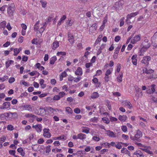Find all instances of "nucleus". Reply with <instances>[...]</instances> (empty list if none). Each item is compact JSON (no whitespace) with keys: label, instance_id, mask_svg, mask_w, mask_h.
Returning a JSON list of instances; mask_svg holds the SVG:
<instances>
[{"label":"nucleus","instance_id":"obj_1","mask_svg":"<svg viewBox=\"0 0 157 157\" xmlns=\"http://www.w3.org/2000/svg\"><path fill=\"white\" fill-rule=\"evenodd\" d=\"M18 114L16 113H5L1 114L0 116V117L2 120L8 119V117L11 118L13 117V118H15L18 117Z\"/></svg>","mask_w":157,"mask_h":157},{"label":"nucleus","instance_id":"obj_2","mask_svg":"<svg viewBox=\"0 0 157 157\" xmlns=\"http://www.w3.org/2000/svg\"><path fill=\"white\" fill-rule=\"evenodd\" d=\"M142 136V133L139 129H138L136 131V133L135 135L134 136H131L130 138L134 141H139V139Z\"/></svg>","mask_w":157,"mask_h":157},{"label":"nucleus","instance_id":"obj_3","mask_svg":"<svg viewBox=\"0 0 157 157\" xmlns=\"http://www.w3.org/2000/svg\"><path fill=\"white\" fill-rule=\"evenodd\" d=\"M142 49H144L145 50L151 46L150 43L149 42V40L146 37L144 38V41L142 43Z\"/></svg>","mask_w":157,"mask_h":157},{"label":"nucleus","instance_id":"obj_4","mask_svg":"<svg viewBox=\"0 0 157 157\" xmlns=\"http://www.w3.org/2000/svg\"><path fill=\"white\" fill-rule=\"evenodd\" d=\"M15 8V5L13 4H12L8 6L7 13L9 16H12L13 15Z\"/></svg>","mask_w":157,"mask_h":157},{"label":"nucleus","instance_id":"obj_5","mask_svg":"<svg viewBox=\"0 0 157 157\" xmlns=\"http://www.w3.org/2000/svg\"><path fill=\"white\" fill-rule=\"evenodd\" d=\"M152 45L155 48L157 47V32L151 37Z\"/></svg>","mask_w":157,"mask_h":157},{"label":"nucleus","instance_id":"obj_6","mask_svg":"<svg viewBox=\"0 0 157 157\" xmlns=\"http://www.w3.org/2000/svg\"><path fill=\"white\" fill-rule=\"evenodd\" d=\"M151 57L149 56H146L144 57L141 60V63L146 65V67H148L149 64V61L151 60Z\"/></svg>","mask_w":157,"mask_h":157},{"label":"nucleus","instance_id":"obj_7","mask_svg":"<svg viewBox=\"0 0 157 157\" xmlns=\"http://www.w3.org/2000/svg\"><path fill=\"white\" fill-rule=\"evenodd\" d=\"M141 39V35L140 34L136 35L131 40V43L134 44L140 41Z\"/></svg>","mask_w":157,"mask_h":157},{"label":"nucleus","instance_id":"obj_8","mask_svg":"<svg viewBox=\"0 0 157 157\" xmlns=\"http://www.w3.org/2000/svg\"><path fill=\"white\" fill-rule=\"evenodd\" d=\"M39 111H40V112L39 113H38L37 114L42 116H44L46 115H49V114H48L47 113V111L46 110V107H40L39 108Z\"/></svg>","mask_w":157,"mask_h":157},{"label":"nucleus","instance_id":"obj_9","mask_svg":"<svg viewBox=\"0 0 157 157\" xmlns=\"http://www.w3.org/2000/svg\"><path fill=\"white\" fill-rule=\"evenodd\" d=\"M46 110L47 111V113L48 114H49V115H50L49 112L53 114H55L56 113V112L59 111H60L61 112V110H59L57 109H53L50 106L46 107Z\"/></svg>","mask_w":157,"mask_h":157},{"label":"nucleus","instance_id":"obj_10","mask_svg":"<svg viewBox=\"0 0 157 157\" xmlns=\"http://www.w3.org/2000/svg\"><path fill=\"white\" fill-rule=\"evenodd\" d=\"M68 40L71 44H73L75 41V36L70 32L67 33Z\"/></svg>","mask_w":157,"mask_h":157},{"label":"nucleus","instance_id":"obj_11","mask_svg":"<svg viewBox=\"0 0 157 157\" xmlns=\"http://www.w3.org/2000/svg\"><path fill=\"white\" fill-rule=\"evenodd\" d=\"M97 24L95 23L92 25L89 28V33L90 34H92L94 32V31L96 30L97 29Z\"/></svg>","mask_w":157,"mask_h":157},{"label":"nucleus","instance_id":"obj_12","mask_svg":"<svg viewBox=\"0 0 157 157\" xmlns=\"http://www.w3.org/2000/svg\"><path fill=\"white\" fill-rule=\"evenodd\" d=\"M151 147L150 146H146L144 147V148H140V149H141L143 151H144L148 154L150 155H153V152L151 151L150 149H151Z\"/></svg>","mask_w":157,"mask_h":157},{"label":"nucleus","instance_id":"obj_13","mask_svg":"<svg viewBox=\"0 0 157 157\" xmlns=\"http://www.w3.org/2000/svg\"><path fill=\"white\" fill-rule=\"evenodd\" d=\"M43 136L44 137L49 138L51 136V134L49 132V130L48 128H44L43 130Z\"/></svg>","mask_w":157,"mask_h":157},{"label":"nucleus","instance_id":"obj_14","mask_svg":"<svg viewBox=\"0 0 157 157\" xmlns=\"http://www.w3.org/2000/svg\"><path fill=\"white\" fill-rule=\"evenodd\" d=\"M135 96L136 99H138L139 96L143 95V93L141 89L140 88L138 90H136L135 92Z\"/></svg>","mask_w":157,"mask_h":157},{"label":"nucleus","instance_id":"obj_15","mask_svg":"<svg viewBox=\"0 0 157 157\" xmlns=\"http://www.w3.org/2000/svg\"><path fill=\"white\" fill-rule=\"evenodd\" d=\"M25 110H28L29 112H32L34 110V107L30 105H25L24 106Z\"/></svg>","mask_w":157,"mask_h":157},{"label":"nucleus","instance_id":"obj_16","mask_svg":"<svg viewBox=\"0 0 157 157\" xmlns=\"http://www.w3.org/2000/svg\"><path fill=\"white\" fill-rule=\"evenodd\" d=\"M10 103L9 102H4L2 106L0 107L1 109H8L10 108Z\"/></svg>","mask_w":157,"mask_h":157},{"label":"nucleus","instance_id":"obj_17","mask_svg":"<svg viewBox=\"0 0 157 157\" xmlns=\"http://www.w3.org/2000/svg\"><path fill=\"white\" fill-rule=\"evenodd\" d=\"M33 128H34L36 131L38 132H41L42 129V126L41 124H38L36 125H33L32 126Z\"/></svg>","mask_w":157,"mask_h":157},{"label":"nucleus","instance_id":"obj_18","mask_svg":"<svg viewBox=\"0 0 157 157\" xmlns=\"http://www.w3.org/2000/svg\"><path fill=\"white\" fill-rule=\"evenodd\" d=\"M106 134L110 137L115 138L116 137L115 134L113 131L108 130L106 131Z\"/></svg>","mask_w":157,"mask_h":157},{"label":"nucleus","instance_id":"obj_19","mask_svg":"<svg viewBox=\"0 0 157 157\" xmlns=\"http://www.w3.org/2000/svg\"><path fill=\"white\" fill-rule=\"evenodd\" d=\"M133 154L136 155L137 157H144V155L143 152L140 150H138L135 152Z\"/></svg>","mask_w":157,"mask_h":157},{"label":"nucleus","instance_id":"obj_20","mask_svg":"<svg viewBox=\"0 0 157 157\" xmlns=\"http://www.w3.org/2000/svg\"><path fill=\"white\" fill-rule=\"evenodd\" d=\"M138 14V12L132 13L128 14L127 16L126 21H127L129 19L131 18L132 17H134Z\"/></svg>","mask_w":157,"mask_h":157},{"label":"nucleus","instance_id":"obj_21","mask_svg":"<svg viewBox=\"0 0 157 157\" xmlns=\"http://www.w3.org/2000/svg\"><path fill=\"white\" fill-rule=\"evenodd\" d=\"M59 42L57 40L54 42L52 44V49L55 50L59 46Z\"/></svg>","mask_w":157,"mask_h":157},{"label":"nucleus","instance_id":"obj_22","mask_svg":"<svg viewBox=\"0 0 157 157\" xmlns=\"http://www.w3.org/2000/svg\"><path fill=\"white\" fill-rule=\"evenodd\" d=\"M75 74L77 75H81L82 74V69L80 67H78L75 71Z\"/></svg>","mask_w":157,"mask_h":157},{"label":"nucleus","instance_id":"obj_23","mask_svg":"<svg viewBox=\"0 0 157 157\" xmlns=\"http://www.w3.org/2000/svg\"><path fill=\"white\" fill-rule=\"evenodd\" d=\"M46 24L47 22H44L42 23V24L41 25H42V26L39 29V30L40 33H42L43 32L46 28Z\"/></svg>","mask_w":157,"mask_h":157},{"label":"nucleus","instance_id":"obj_24","mask_svg":"<svg viewBox=\"0 0 157 157\" xmlns=\"http://www.w3.org/2000/svg\"><path fill=\"white\" fill-rule=\"evenodd\" d=\"M121 152L122 153L128 155L129 156H130V154L129 151L126 148H122L121 150Z\"/></svg>","mask_w":157,"mask_h":157},{"label":"nucleus","instance_id":"obj_25","mask_svg":"<svg viewBox=\"0 0 157 157\" xmlns=\"http://www.w3.org/2000/svg\"><path fill=\"white\" fill-rule=\"evenodd\" d=\"M86 135L83 133H80L78 134V139L81 140H85L86 138Z\"/></svg>","mask_w":157,"mask_h":157},{"label":"nucleus","instance_id":"obj_26","mask_svg":"<svg viewBox=\"0 0 157 157\" xmlns=\"http://www.w3.org/2000/svg\"><path fill=\"white\" fill-rule=\"evenodd\" d=\"M132 62L133 64L135 65L137 64V55H133L131 58Z\"/></svg>","mask_w":157,"mask_h":157},{"label":"nucleus","instance_id":"obj_27","mask_svg":"<svg viewBox=\"0 0 157 157\" xmlns=\"http://www.w3.org/2000/svg\"><path fill=\"white\" fill-rule=\"evenodd\" d=\"M143 71L147 74H151L154 72V70L151 69H148L147 68H145L144 70Z\"/></svg>","mask_w":157,"mask_h":157},{"label":"nucleus","instance_id":"obj_28","mask_svg":"<svg viewBox=\"0 0 157 157\" xmlns=\"http://www.w3.org/2000/svg\"><path fill=\"white\" fill-rule=\"evenodd\" d=\"M127 119V117L126 116L120 115L119 116L118 119L121 122H124Z\"/></svg>","mask_w":157,"mask_h":157},{"label":"nucleus","instance_id":"obj_29","mask_svg":"<svg viewBox=\"0 0 157 157\" xmlns=\"http://www.w3.org/2000/svg\"><path fill=\"white\" fill-rule=\"evenodd\" d=\"M21 50V48H19V49L15 48L14 49L13 52L14 53L13 55L14 56H17L19 52Z\"/></svg>","mask_w":157,"mask_h":157},{"label":"nucleus","instance_id":"obj_30","mask_svg":"<svg viewBox=\"0 0 157 157\" xmlns=\"http://www.w3.org/2000/svg\"><path fill=\"white\" fill-rule=\"evenodd\" d=\"M40 24V21H38L34 25V30L35 31H38V29L39 28V24Z\"/></svg>","mask_w":157,"mask_h":157},{"label":"nucleus","instance_id":"obj_31","mask_svg":"<svg viewBox=\"0 0 157 157\" xmlns=\"http://www.w3.org/2000/svg\"><path fill=\"white\" fill-rule=\"evenodd\" d=\"M90 128L87 127H83L82 129V132L86 134H88L89 132Z\"/></svg>","mask_w":157,"mask_h":157},{"label":"nucleus","instance_id":"obj_32","mask_svg":"<svg viewBox=\"0 0 157 157\" xmlns=\"http://www.w3.org/2000/svg\"><path fill=\"white\" fill-rule=\"evenodd\" d=\"M152 99L155 102H157V93H155L152 95Z\"/></svg>","mask_w":157,"mask_h":157},{"label":"nucleus","instance_id":"obj_33","mask_svg":"<svg viewBox=\"0 0 157 157\" xmlns=\"http://www.w3.org/2000/svg\"><path fill=\"white\" fill-rule=\"evenodd\" d=\"M57 58L56 56H54L51 58L50 63L51 64H53L55 62Z\"/></svg>","mask_w":157,"mask_h":157},{"label":"nucleus","instance_id":"obj_34","mask_svg":"<svg viewBox=\"0 0 157 157\" xmlns=\"http://www.w3.org/2000/svg\"><path fill=\"white\" fill-rule=\"evenodd\" d=\"M66 138H65V136L63 135L60 136L58 137H55L54 140H66Z\"/></svg>","mask_w":157,"mask_h":157},{"label":"nucleus","instance_id":"obj_35","mask_svg":"<svg viewBox=\"0 0 157 157\" xmlns=\"http://www.w3.org/2000/svg\"><path fill=\"white\" fill-rule=\"evenodd\" d=\"M25 116L26 118L32 117L34 119H36V115H33L32 113H29L26 114Z\"/></svg>","mask_w":157,"mask_h":157},{"label":"nucleus","instance_id":"obj_36","mask_svg":"<svg viewBox=\"0 0 157 157\" xmlns=\"http://www.w3.org/2000/svg\"><path fill=\"white\" fill-rule=\"evenodd\" d=\"M123 76V73H121L119 75V76L117 77V81L118 82H120L122 81Z\"/></svg>","mask_w":157,"mask_h":157},{"label":"nucleus","instance_id":"obj_37","mask_svg":"<svg viewBox=\"0 0 157 157\" xmlns=\"http://www.w3.org/2000/svg\"><path fill=\"white\" fill-rule=\"evenodd\" d=\"M99 96L98 93L97 92H94L91 96L92 98H95L98 97Z\"/></svg>","mask_w":157,"mask_h":157},{"label":"nucleus","instance_id":"obj_38","mask_svg":"<svg viewBox=\"0 0 157 157\" xmlns=\"http://www.w3.org/2000/svg\"><path fill=\"white\" fill-rule=\"evenodd\" d=\"M14 61L12 60H8L6 61V67L8 68L10 66V65L12 63H13Z\"/></svg>","mask_w":157,"mask_h":157},{"label":"nucleus","instance_id":"obj_39","mask_svg":"<svg viewBox=\"0 0 157 157\" xmlns=\"http://www.w3.org/2000/svg\"><path fill=\"white\" fill-rule=\"evenodd\" d=\"M6 22L5 21H3L0 23V28L4 29L6 26Z\"/></svg>","mask_w":157,"mask_h":157},{"label":"nucleus","instance_id":"obj_40","mask_svg":"<svg viewBox=\"0 0 157 157\" xmlns=\"http://www.w3.org/2000/svg\"><path fill=\"white\" fill-rule=\"evenodd\" d=\"M98 117H94L90 119V121L93 122H97L98 121Z\"/></svg>","mask_w":157,"mask_h":157},{"label":"nucleus","instance_id":"obj_41","mask_svg":"<svg viewBox=\"0 0 157 157\" xmlns=\"http://www.w3.org/2000/svg\"><path fill=\"white\" fill-rule=\"evenodd\" d=\"M66 111L69 114H71L73 112L72 109L69 107L66 108Z\"/></svg>","mask_w":157,"mask_h":157},{"label":"nucleus","instance_id":"obj_42","mask_svg":"<svg viewBox=\"0 0 157 157\" xmlns=\"http://www.w3.org/2000/svg\"><path fill=\"white\" fill-rule=\"evenodd\" d=\"M92 140L96 142L99 141L100 140V138L96 136H94L93 137H92Z\"/></svg>","mask_w":157,"mask_h":157},{"label":"nucleus","instance_id":"obj_43","mask_svg":"<svg viewBox=\"0 0 157 157\" xmlns=\"http://www.w3.org/2000/svg\"><path fill=\"white\" fill-rule=\"evenodd\" d=\"M9 77L8 76H4L3 77H0V80H1L2 82H4L5 80L8 79Z\"/></svg>","mask_w":157,"mask_h":157},{"label":"nucleus","instance_id":"obj_44","mask_svg":"<svg viewBox=\"0 0 157 157\" xmlns=\"http://www.w3.org/2000/svg\"><path fill=\"white\" fill-rule=\"evenodd\" d=\"M102 120L106 124H108L109 123V120L108 118L106 117L103 118L102 119Z\"/></svg>","mask_w":157,"mask_h":157},{"label":"nucleus","instance_id":"obj_45","mask_svg":"<svg viewBox=\"0 0 157 157\" xmlns=\"http://www.w3.org/2000/svg\"><path fill=\"white\" fill-rule=\"evenodd\" d=\"M68 21H69L68 22V25L69 26H72L74 22V21L71 18L69 19L68 20Z\"/></svg>","mask_w":157,"mask_h":157},{"label":"nucleus","instance_id":"obj_46","mask_svg":"<svg viewBox=\"0 0 157 157\" xmlns=\"http://www.w3.org/2000/svg\"><path fill=\"white\" fill-rule=\"evenodd\" d=\"M121 129L124 132H126L128 131L127 127L125 125H123L121 126Z\"/></svg>","mask_w":157,"mask_h":157},{"label":"nucleus","instance_id":"obj_47","mask_svg":"<svg viewBox=\"0 0 157 157\" xmlns=\"http://www.w3.org/2000/svg\"><path fill=\"white\" fill-rule=\"evenodd\" d=\"M66 55V53L65 52H58L57 53L56 55L57 56H59L61 55L62 56H65Z\"/></svg>","mask_w":157,"mask_h":157},{"label":"nucleus","instance_id":"obj_48","mask_svg":"<svg viewBox=\"0 0 157 157\" xmlns=\"http://www.w3.org/2000/svg\"><path fill=\"white\" fill-rule=\"evenodd\" d=\"M82 78L80 76H78L77 78H74V82H78L80 79H81Z\"/></svg>","mask_w":157,"mask_h":157},{"label":"nucleus","instance_id":"obj_49","mask_svg":"<svg viewBox=\"0 0 157 157\" xmlns=\"http://www.w3.org/2000/svg\"><path fill=\"white\" fill-rule=\"evenodd\" d=\"M129 102V101L127 100H125L122 101V104L123 106H126L128 105Z\"/></svg>","mask_w":157,"mask_h":157},{"label":"nucleus","instance_id":"obj_50","mask_svg":"<svg viewBox=\"0 0 157 157\" xmlns=\"http://www.w3.org/2000/svg\"><path fill=\"white\" fill-rule=\"evenodd\" d=\"M101 144V145L102 146H104L105 147H107V146L109 148L110 147V144L109 143H108L106 142L105 143L102 144Z\"/></svg>","mask_w":157,"mask_h":157},{"label":"nucleus","instance_id":"obj_51","mask_svg":"<svg viewBox=\"0 0 157 157\" xmlns=\"http://www.w3.org/2000/svg\"><path fill=\"white\" fill-rule=\"evenodd\" d=\"M7 128L8 130L10 131L13 130L14 129L13 127L10 124L8 125Z\"/></svg>","mask_w":157,"mask_h":157},{"label":"nucleus","instance_id":"obj_52","mask_svg":"<svg viewBox=\"0 0 157 157\" xmlns=\"http://www.w3.org/2000/svg\"><path fill=\"white\" fill-rule=\"evenodd\" d=\"M50 146H48L47 147L46 150V153L48 154L51 151Z\"/></svg>","mask_w":157,"mask_h":157},{"label":"nucleus","instance_id":"obj_53","mask_svg":"<svg viewBox=\"0 0 157 157\" xmlns=\"http://www.w3.org/2000/svg\"><path fill=\"white\" fill-rule=\"evenodd\" d=\"M66 17L65 15H63V17L60 19V24L62 23L64 20L66 19Z\"/></svg>","mask_w":157,"mask_h":157},{"label":"nucleus","instance_id":"obj_54","mask_svg":"<svg viewBox=\"0 0 157 157\" xmlns=\"http://www.w3.org/2000/svg\"><path fill=\"white\" fill-rule=\"evenodd\" d=\"M15 81V79L13 77H10L8 81V82L9 83H11L13 82H14Z\"/></svg>","mask_w":157,"mask_h":157},{"label":"nucleus","instance_id":"obj_55","mask_svg":"<svg viewBox=\"0 0 157 157\" xmlns=\"http://www.w3.org/2000/svg\"><path fill=\"white\" fill-rule=\"evenodd\" d=\"M74 112L77 114H78L80 113V110L78 108H77L74 109Z\"/></svg>","mask_w":157,"mask_h":157},{"label":"nucleus","instance_id":"obj_56","mask_svg":"<svg viewBox=\"0 0 157 157\" xmlns=\"http://www.w3.org/2000/svg\"><path fill=\"white\" fill-rule=\"evenodd\" d=\"M60 98L59 95H56L54 96L53 100L55 101H58L60 99Z\"/></svg>","mask_w":157,"mask_h":157},{"label":"nucleus","instance_id":"obj_57","mask_svg":"<svg viewBox=\"0 0 157 157\" xmlns=\"http://www.w3.org/2000/svg\"><path fill=\"white\" fill-rule=\"evenodd\" d=\"M65 94V93L63 91L60 92L59 93V96L60 98L63 97Z\"/></svg>","mask_w":157,"mask_h":157},{"label":"nucleus","instance_id":"obj_58","mask_svg":"<svg viewBox=\"0 0 157 157\" xmlns=\"http://www.w3.org/2000/svg\"><path fill=\"white\" fill-rule=\"evenodd\" d=\"M9 153L13 155H14V156H17V155H15V150H10L9 151Z\"/></svg>","mask_w":157,"mask_h":157},{"label":"nucleus","instance_id":"obj_59","mask_svg":"<svg viewBox=\"0 0 157 157\" xmlns=\"http://www.w3.org/2000/svg\"><path fill=\"white\" fill-rule=\"evenodd\" d=\"M6 137L4 136L3 137L0 138V143H2L6 140Z\"/></svg>","mask_w":157,"mask_h":157},{"label":"nucleus","instance_id":"obj_60","mask_svg":"<svg viewBox=\"0 0 157 157\" xmlns=\"http://www.w3.org/2000/svg\"><path fill=\"white\" fill-rule=\"evenodd\" d=\"M43 7L45 8L46 6L47 2H44L42 0L40 1Z\"/></svg>","mask_w":157,"mask_h":157},{"label":"nucleus","instance_id":"obj_61","mask_svg":"<svg viewBox=\"0 0 157 157\" xmlns=\"http://www.w3.org/2000/svg\"><path fill=\"white\" fill-rule=\"evenodd\" d=\"M90 52H89L88 51H86L85 52L84 55V56L82 57V58H84V57H85L86 59H87V56L88 55H89V54H90Z\"/></svg>","mask_w":157,"mask_h":157},{"label":"nucleus","instance_id":"obj_62","mask_svg":"<svg viewBox=\"0 0 157 157\" xmlns=\"http://www.w3.org/2000/svg\"><path fill=\"white\" fill-rule=\"evenodd\" d=\"M113 94L114 96L116 97L120 96L121 95V94L118 92H113Z\"/></svg>","mask_w":157,"mask_h":157},{"label":"nucleus","instance_id":"obj_63","mask_svg":"<svg viewBox=\"0 0 157 157\" xmlns=\"http://www.w3.org/2000/svg\"><path fill=\"white\" fill-rule=\"evenodd\" d=\"M21 25V27L22 28V29H23L22 30H26V29L27 28V26L25 24L22 23Z\"/></svg>","mask_w":157,"mask_h":157},{"label":"nucleus","instance_id":"obj_64","mask_svg":"<svg viewBox=\"0 0 157 157\" xmlns=\"http://www.w3.org/2000/svg\"><path fill=\"white\" fill-rule=\"evenodd\" d=\"M121 39V37L120 36H116L115 38V41L116 42H118Z\"/></svg>","mask_w":157,"mask_h":157}]
</instances>
